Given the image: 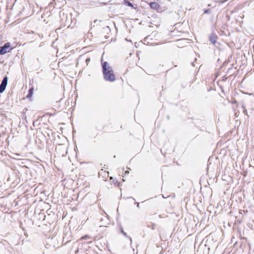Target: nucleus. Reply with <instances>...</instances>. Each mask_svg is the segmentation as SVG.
<instances>
[{
    "instance_id": "obj_1",
    "label": "nucleus",
    "mask_w": 254,
    "mask_h": 254,
    "mask_svg": "<svg viewBox=\"0 0 254 254\" xmlns=\"http://www.w3.org/2000/svg\"><path fill=\"white\" fill-rule=\"evenodd\" d=\"M101 66L104 79L106 81L113 82L116 80V75L114 72L112 67L109 63L101 60Z\"/></svg>"
},
{
    "instance_id": "obj_2",
    "label": "nucleus",
    "mask_w": 254,
    "mask_h": 254,
    "mask_svg": "<svg viewBox=\"0 0 254 254\" xmlns=\"http://www.w3.org/2000/svg\"><path fill=\"white\" fill-rule=\"evenodd\" d=\"M193 123L195 125V127L200 130H204L205 125V120L196 119L194 120Z\"/></svg>"
},
{
    "instance_id": "obj_3",
    "label": "nucleus",
    "mask_w": 254,
    "mask_h": 254,
    "mask_svg": "<svg viewBox=\"0 0 254 254\" xmlns=\"http://www.w3.org/2000/svg\"><path fill=\"white\" fill-rule=\"evenodd\" d=\"M11 50L10 43L7 42L2 46L0 47V55H3L7 53L10 52Z\"/></svg>"
},
{
    "instance_id": "obj_4",
    "label": "nucleus",
    "mask_w": 254,
    "mask_h": 254,
    "mask_svg": "<svg viewBox=\"0 0 254 254\" xmlns=\"http://www.w3.org/2000/svg\"><path fill=\"white\" fill-rule=\"evenodd\" d=\"M8 77L6 75L4 76L0 84V93H2L5 90L7 85Z\"/></svg>"
},
{
    "instance_id": "obj_5",
    "label": "nucleus",
    "mask_w": 254,
    "mask_h": 254,
    "mask_svg": "<svg viewBox=\"0 0 254 254\" xmlns=\"http://www.w3.org/2000/svg\"><path fill=\"white\" fill-rule=\"evenodd\" d=\"M218 37L214 32H212L209 36V41L213 45L217 44Z\"/></svg>"
},
{
    "instance_id": "obj_6",
    "label": "nucleus",
    "mask_w": 254,
    "mask_h": 254,
    "mask_svg": "<svg viewBox=\"0 0 254 254\" xmlns=\"http://www.w3.org/2000/svg\"><path fill=\"white\" fill-rule=\"evenodd\" d=\"M70 236V233H66L64 234L63 238V245H65L67 243L71 241V239H69V237Z\"/></svg>"
},
{
    "instance_id": "obj_7",
    "label": "nucleus",
    "mask_w": 254,
    "mask_h": 254,
    "mask_svg": "<svg viewBox=\"0 0 254 254\" xmlns=\"http://www.w3.org/2000/svg\"><path fill=\"white\" fill-rule=\"evenodd\" d=\"M97 3H99L100 4L103 5H106L108 4V2H97L95 1H91L90 2L89 4L91 6H97Z\"/></svg>"
},
{
    "instance_id": "obj_8",
    "label": "nucleus",
    "mask_w": 254,
    "mask_h": 254,
    "mask_svg": "<svg viewBox=\"0 0 254 254\" xmlns=\"http://www.w3.org/2000/svg\"><path fill=\"white\" fill-rule=\"evenodd\" d=\"M149 5L151 8L155 10L158 9L160 7V5L156 2H151L149 3Z\"/></svg>"
},
{
    "instance_id": "obj_9",
    "label": "nucleus",
    "mask_w": 254,
    "mask_h": 254,
    "mask_svg": "<svg viewBox=\"0 0 254 254\" xmlns=\"http://www.w3.org/2000/svg\"><path fill=\"white\" fill-rule=\"evenodd\" d=\"M120 232L121 233H122L124 236H125L127 238H128V239H129L130 241L131 242L132 240H131V238L129 236H128L127 233H126L124 230V229L123 228V227L122 226H120Z\"/></svg>"
},
{
    "instance_id": "obj_10",
    "label": "nucleus",
    "mask_w": 254,
    "mask_h": 254,
    "mask_svg": "<svg viewBox=\"0 0 254 254\" xmlns=\"http://www.w3.org/2000/svg\"><path fill=\"white\" fill-rule=\"evenodd\" d=\"M124 3L129 7H131L132 8L136 9L134 7V4L130 2L128 0H124Z\"/></svg>"
},
{
    "instance_id": "obj_11",
    "label": "nucleus",
    "mask_w": 254,
    "mask_h": 254,
    "mask_svg": "<svg viewBox=\"0 0 254 254\" xmlns=\"http://www.w3.org/2000/svg\"><path fill=\"white\" fill-rule=\"evenodd\" d=\"M33 88L32 87V88H30L29 90H28V94L26 96V98H28V99H30L32 97L33 94Z\"/></svg>"
},
{
    "instance_id": "obj_12",
    "label": "nucleus",
    "mask_w": 254,
    "mask_h": 254,
    "mask_svg": "<svg viewBox=\"0 0 254 254\" xmlns=\"http://www.w3.org/2000/svg\"><path fill=\"white\" fill-rule=\"evenodd\" d=\"M89 236L88 235H85V236H83L81 239H84V240H86V239H89Z\"/></svg>"
},
{
    "instance_id": "obj_13",
    "label": "nucleus",
    "mask_w": 254,
    "mask_h": 254,
    "mask_svg": "<svg viewBox=\"0 0 254 254\" xmlns=\"http://www.w3.org/2000/svg\"><path fill=\"white\" fill-rule=\"evenodd\" d=\"M104 29L106 31H110V28L108 26H107L105 28H104Z\"/></svg>"
},
{
    "instance_id": "obj_14",
    "label": "nucleus",
    "mask_w": 254,
    "mask_h": 254,
    "mask_svg": "<svg viewBox=\"0 0 254 254\" xmlns=\"http://www.w3.org/2000/svg\"><path fill=\"white\" fill-rule=\"evenodd\" d=\"M243 113L245 115L248 116V112H247V110H246V109H245L244 110H243Z\"/></svg>"
},
{
    "instance_id": "obj_15",
    "label": "nucleus",
    "mask_w": 254,
    "mask_h": 254,
    "mask_svg": "<svg viewBox=\"0 0 254 254\" xmlns=\"http://www.w3.org/2000/svg\"><path fill=\"white\" fill-rule=\"evenodd\" d=\"M90 61V59L89 58H88L86 59V63L87 64H88V63Z\"/></svg>"
},
{
    "instance_id": "obj_16",
    "label": "nucleus",
    "mask_w": 254,
    "mask_h": 254,
    "mask_svg": "<svg viewBox=\"0 0 254 254\" xmlns=\"http://www.w3.org/2000/svg\"><path fill=\"white\" fill-rule=\"evenodd\" d=\"M134 204H135V205H136V206H137V207L138 208H139V207H140L139 203L138 202H134Z\"/></svg>"
},
{
    "instance_id": "obj_17",
    "label": "nucleus",
    "mask_w": 254,
    "mask_h": 254,
    "mask_svg": "<svg viewBox=\"0 0 254 254\" xmlns=\"http://www.w3.org/2000/svg\"><path fill=\"white\" fill-rule=\"evenodd\" d=\"M155 228V224L154 223L152 224L151 228L152 229H154Z\"/></svg>"
},
{
    "instance_id": "obj_18",
    "label": "nucleus",
    "mask_w": 254,
    "mask_h": 254,
    "mask_svg": "<svg viewBox=\"0 0 254 254\" xmlns=\"http://www.w3.org/2000/svg\"><path fill=\"white\" fill-rule=\"evenodd\" d=\"M209 11V9H205L204 10V13H208V11Z\"/></svg>"
},
{
    "instance_id": "obj_19",
    "label": "nucleus",
    "mask_w": 254,
    "mask_h": 254,
    "mask_svg": "<svg viewBox=\"0 0 254 254\" xmlns=\"http://www.w3.org/2000/svg\"><path fill=\"white\" fill-rule=\"evenodd\" d=\"M242 108H243V109H244V110L245 109H246V108H245V106L244 104H242Z\"/></svg>"
},
{
    "instance_id": "obj_20",
    "label": "nucleus",
    "mask_w": 254,
    "mask_h": 254,
    "mask_svg": "<svg viewBox=\"0 0 254 254\" xmlns=\"http://www.w3.org/2000/svg\"><path fill=\"white\" fill-rule=\"evenodd\" d=\"M129 173V171L127 170L126 172H125V174H128Z\"/></svg>"
},
{
    "instance_id": "obj_21",
    "label": "nucleus",
    "mask_w": 254,
    "mask_h": 254,
    "mask_svg": "<svg viewBox=\"0 0 254 254\" xmlns=\"http://www.w3.org/2000/svg\"><path fill=\"white\" fill-rule=\"evenodd\" d=\"M167 119H168V120H169V119H170V116H169V115H168V116H167Z\"/></svg>"
},
{
    "instance_id": "obj_22",
    "label": "nucleus",
    "mask_w": 254,
    "mask_h": 254,
    "mask_svg": "<svg viewBox=\"0 0 254 254\" xmlns=\"http://www.w3.org/2000/svg\"><path fill=\"white\" fill-rule=\"evenodd\" d=\"M55 239H56V238H52V240H53V241H54V240H55Z\"/></svg>"
},
{
    "instance_id": "obj_23",
    "label": "nucleus",
    "mask_w": 254,
    "mask_h": 254,
    "mask_svg": "<svg viewBox=\"0 0 254 254\" xmlns=\"http://www.w3.org/2000/svg\"><path fill=\"white\" fill-rule=\"evenodd\" d=\"M129 198H132V199H133V200H135V199H134V198H133V197H129Z\"/></svg>"
},
{
    "instance_id": "obj_24",
    "label": "nucleus",
    "mask_w": 254,
    "mask_h": 254,
    "mask_svg": "<svg viewBox=\"0 0 254 254\" xmlns=\"http://www.w3.org/2000/svg\"><path fill=\"white\" fill-rule=\"evenodd\" d=\"M105 38L107 39V36H105Z\"/></svg>"
},
{
    "instance_id": "obj_25",
    "label": "nucleus",
    "mask_w": 254,
    "mask_h": 254,
    "mask_svg": "<svg viewBox=\"0 0 254 254\" xmlns=\"http://www.w3.org/2000/svg\"><path fill=\"white\" fill-rule=\"evenodd\" d=\"M110 179H113V177H110Z\"/></svg>"
}]
</instances>
